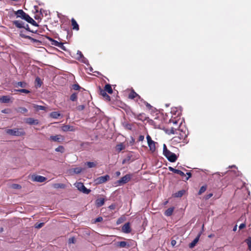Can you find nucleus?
Segmentation results:
<instances>
[{"mask_svg": "<svg viewBox=\"0 0 251 251\" xmlns=\"http://www.w3.org/2000/svg\"><path fill=\"white\" fill-rule=\"evenodd\" d=\"M55 151L57 152H63L64 151V148L62 146H59L55 149Z\"/></svg>", "mask_w": 251, "mask_h": 251, "instance_id": "37", "label": "nucleus"}, {"mask_svg": "<svg viewBox=\"0 0 251 251\" xmlns=\"http://www.w3.org/2000/svg\"><path fill=\"white\" fill-rule=\"evenodd\" d=\"M47 179V178L38 175H32L31 176V180L33 181H36L39 182H43Z\"/></svg>", "mask_w": 251, "mask_h": 251, "instance_id": "7", "label": "nucleus"}, {"mask_svg": "<svg viewBox=\"0 0 251 251\" xmlns=\"http://www.w3.org/2000/svg\"><path fill=\"white\" fill-rule=\"evenodd\" d=\"M144 139V136L143 135H140L139 137V141H141Z\"/></svg>", "mask_w": 251, "mask_h": 251, "instance_id": "62", "label": "nucleus"}, {"mask_svg": "<svg viewBox=\"0 0 251 251\" xmlns=\"http://www.w3.org/2000/svg\"><path fill=\"white\" fill-rule=\"evenodd\" d=\"M50 140L53 142H61L64 140V137L61 135H52L50 136Z\"/></svg>", "mask_w": 251, "mask_h": 251, "instance_id": "8", "label": "nucleus"}, {"mask_svg": "<svg viewBox=\"0 0 251 251\" xmlns=\"http://www.w3.org/2000/svg\"><path fill=\"white\" fill-rule=\"evenodd\" d=\"M11 187L13 189H19L21 188V185H20L19 184H13L11 186Z\"/></svg>", "mask_w": 251, "mask_h": 251, "instance_id": "47", "label": "nucleus"}, {"mask_svg": "<svg viewBox=\"0 0 251 251\" xmlns=\"http://www.w3.org/2000/svg\"><path fill=\"white\" fill-rule=\"evenodd\" d=\"M124 221V218L123 217H120V218H119L117 222H116V224L117 225H119L120 224H121L122 223H123Z\"/></svg>", "mask_w": 251, "mask_h": 251, "instance_id": "50", "label": "nucleus"}, {"mask_svg": "<svg viewBox=\"0 0 251 251\" xmlns=\"http://www.w3.org/2000/svg\"><path fill=\"white\" fill-rule=\"evenodd\" d=\"M28 39L30 40L33 43L36 44V43H41L38 40L34 39L30 36H29V38H28Z\"/></svg>", "mask_w": 251, "mask_h": 251, "instance_id": "41", "label": "nucleus"}, {"mask_svg": "<svg viewBox=\"0 0 251 251\" xmlns=\"http://www.w3.org/2000/svg\"><path fill=\"white\" fill-rule=\"evenodd\" d=\"M132 114L133 115L135 118L138 120L144 121L146 119V117L144 113L136 114L134 112H132Z\"/></svg>", "mask_w": 251, "mask_h": 251, "instance_id": "13", "label": "nucleus"}, {"mask_svg": "<svg viewBox=\"0 0 251 251\" xmlns=\"http://www.w3.org/2000/svg\"><path fill=\"white\" fill-rule=\"evenodd\" d=\"M58 48H60L61 49L64 50H66L65 47L64 46L63 44L62 43H61L60 46H59Z\"/></svg>", "mask_w": 251, "mask_h": 251, "instance_id": "59", "label": "nucleus"}, {"mask_svg": "<svg viewBox=\"0 0 251 251\" xmlns=\"http://www.w3.org/2000/svg\"><path fill=\"white\" fill-rule=\"evenodd\" d=\"M201 235V234L199 233L197 236L195 238V239L191 243L189 244V247L190 248L192 249L196 246L199 240Z\"/></svg>", "mask_w": 251, "mask_h": 251, "instance_id": "14", "label": "nucleus"}, {"mask_svg": "<svg viewBox=\"0 0 251 251\" xmlns=\"http://www.w3.org/2000/svg\"><path fill=\"white\" fill-rule=\"evenodd\" d=\"M19 111L22 113H25L27 112V109L25 107H20L19 108Z\"/></svg>", "mask_w": 251, "mask_h": 251, "instance_id": "44", "label": "nucleus"}, {"mask_svg": "<svg viewBox=\"0 0 251 251\" xmlns=\"http://www.w3.org/2000/svg\"><path fill=\"white\" fill-rule=\"evenodd\" d=\"M103 218L101 217H99L95 219V222H100L102 221Z\"/></svg>", "mask_w": 251, "mask_h": 251, "instance_id": "54", "label": "nucleus"}, {"mask_svg": "<svg viewBox=\"0 0 251 251\" xmlns=\"http://www.w3.org/2000/svg\"><path fill=\"white\" fill-rule=\"evenodd\" d=\"M75 185L79 191L84 194H88L91 192V190L87 189L81 182H76Z\"/></svg>", "mask_w": 251, "mask_h": 251, "instance_id": "4", "label": "nucleus"}, {"mask_svg": "<svg viewBox=\"0 0 251 251\" xmlns=\"http://www.w3.org/2000/svg\"><path fill=\"white\" fill-rule=\"evenodd\" d=\"M35 81L38 83V86L40 87L41 85V82L40 78L37 77L35 79Z\"/></svg>", "mask_w": 251, "mask_h": 251, "instance_id": "53", "label": "nucleus"}, {"mask_svg": "<svg viewBox=\"0 0 251 251\" xmlns=\"http://www.w3.org/2000/svg\"><path fill=\"white\" fill-rule=\"evenodd\" d=\"M44 223H36L35 225V227L36 228H40L44 226Z\"/></svg>", "mask_w": 251, "mask_h": 251, "instance_id": "45", "label": "nucleus"}, {"mask_svg": "<svg viewBox=\"0 0 251 251\" xmlns=\"http://www.w3.org/2000/svg\"><path fill=\"white\" fill-rule=\"evenodd\" d=\"M85 108V105L84 104H82V105H78V106H77L76 109L77 110L80 111H82L83 110H84Z\"/></svg>", "mask_w": 251, "mask_h": 251, "instance_id": "39", "label": "nucleus"}, {"mask_svg": "<svg viewBox=\"0 0 251 251\" xmlns=\"http://www.w3.org/2000/svg\"><path fill=\"white\" fill-rule=\"evenodd\" d=\"M174 207H170L167 209L165 212V214L167 216H170L172 215L173 212L174 211Z\"/></svg>", "mask_w": 251, "mask_h": 251, "instance_id": "25", "label": "nucleus"}, {"mask_svg": "<svg viewBox=\"0 0 251 251\" xmlns=\"http://www.w3.org/2000/svg\"><path fill=\"white\" fill-rule=\"evenodd\" d=\"M77 98V94L73 93L70 96V100L73 101H76Z\"/></svg>", "mask_w": 251, "mask_h": 251, "instance_id": "35", "label": "nucleus"}, {"mask_svg": "<svg viewBox=\"0 0 251 251\" xmlns=\"http://www.w3.org/2000/svg\"><path fill=\"white\" fill-rule=\"evenodd\" d=\"M163 154L171 162H175L177 160L176 154L168 150L165 144L163 145Z\"/></svg>", "mask_w": 251, "mask_h": 251, "instance_id": "1", "label": "nucleus"}, {"mask_svg": "<svg viewBox=\"0 0 251 251\" xmlns=\"http://www.w3.org/2000/svg\"><path fill=\"white\" fill-rule=\"evenodd\" d=\"M24 28H25L26 30L32 32V33H35L36 31H34L33 30H30L29 28V25L28 24H25V27H24Z\"/></svg>", "mask_w": 251, "mask_h": 251, "instance_id": "40", "label": "nucleus"}, {"mask_svg": "<svg viewBox=\"0 0 251 251\" xmlns=\"http://www.w3.org/2000/svg\"><path fill=\"white\" fill-rule=\"evenodd\" d=\"M60 116V114L58 112H52L50 114V117L53 119H57Z\"/></svg>", "mask_w": 251, "mask_h": 251, "instance_id": "23", "label": "nucleus"}, {"mask_svg": "<svg viewBox=\"0 0 251 251\" xmlns=\"http://www.w3.org/2000/svg\"><path fill=\"white\" fill-rule=\"evenodd\" d=\"M31 18L27 14L25 13L23 19L25 20L27 22H28Z\"/></svg>", "mask_w": 251, "mask_h": 251, "instance_id": "42", "label": "nucleus"}, {"mask_svg": "<svg viewBox=\"0 0 251 251\" xmlns=\"http://www.w3.org/2000/svg\"><path fill=\"white\" fill-rule=\"evenodd\" d=\"M103 90H105V92H107L109 94H112L113 93V90L112 89L111 86L109 84H107L105 85L104 89Z\"/></svg>", "mask_w": 251, "mask_h": 251, "instance_id": "22", "label": "nucleus"}, {"mask_svg": "<svg viewBox=\"0 0 251 251\" xmlns=\"http://www.w3.org/2000/svg\"><path fill=\"white\" fill-rule=\"evenodd\" d=\"M212 196H213V194L210 193L205 196V199L208 200V199H210Z\"/></svg>", "mask_w": 251, "mask_h": 251, "instance_id": "58", "label": "nucleus"}, {"mask_svg": "<svg viewBox=\"0 0 251 251\" xmlns=\"http://www.w3.org/2000/svg\"><path fill=\"white\" fill-rule=\"evenodd\" d=\"M132 175L130 174H127L122 177L120 179L118 180L116 182L117 185L121 186L128 182L131 178Z\"/></svg>", "mask_w": 251, "mask_h": 251, "instance_id": "3", "label": "nucleus"}, {"mask_svg": "<svg viewBox=\"0 0 251 251\" xmlns=\"http://www.w3.org/2000/svg\"><path fill=\"white\" fill-rule=\"evenodd\" d=\"M137 97L139 99H140V96H139L134 90L131 91L128 96V98L130 99H133Z\"/></svg>", "mask_w": 251, "mask_h": 251, "instance_id": "21", "label": "nucleus"}, {"mask_svg": "<svg viewBox=\"0 0 251 251\" xmlns=\"http://www.w3.org/2000/svg\"><path fill=\"white\" fill-rule=\"evenodd\" d=\"M28 23L31 24V25L35 26H39L37 23L32 18L30 19V20L29 21Z\"/></svg>", "mask_w": 251, "mask_h": 251, "instance_id": "38", "label": "nucleus"}, {"mask_svg": "<svg viewBox=\"0 0 251 251\" xmlns=\"http://www.w3.org/2000/svg\"><path fill=\"white\" fill-rule=\"evenodd\" d=\"M26 86V83L25 82H18L16 84V87H21L22 88H25Z\"/></svg>", "mask_w": 251, "mask_h": 251, "instance_id": "30", "label": "nucleus"}, {"mask_svg": "<svg viewBox=\"0 0 251 251\" xmlns=\"http://www.w3.org/2000/svg\"><path fill=\"white\" fill-rule=\"evenodd\" d=\"M53 187L56 189H64L66 187V185L63 183H55L53 185Z\"/></svg>", "mask_w": 251, "mask_h": 251, "instance_id": "26", "label": "nucleus"}, {"mask_svg": "<svg viewBox=\"0 0 251 251\" xmlns=\"http://www.w3.org/2000/svg\"><path fill=\"white\" fill-rule=\"evenodd\" d=\"M117 150L119 151H121L124 149V146L122 144H119L116 147Z\"/></svg>", "mask_w": 251, "mask_h": 251, "instance_id": "51", "label": "nucleus"}, {"mask_svg": "<svg viewBox=\"0 0 251 251\" xmlns=\"http://www.w3.org/2000/svg\"><path fill=\"white\" fill-rule=\"evenodd\" d=\"M175 174H178L180 176H181L182 177L186 176V174H185L182 171L176 169L175 173Z\"/></svg>", "mask_w": 251, "mask_h": 251, "instance_id": "36", "label": "nucleus"}, {"mask_svg": "<svg viewBox=\"0 0 251 251\" xmlns=\"http://www.w3.org/2000/svg\"><path fill=\"white\" fill-rule=\"evenodd\" d=\"M176 241L174 240H172L171 244L173 246H174L176 244Z\"/></svg>", "mask_w": 251, "mask_h": 251, "instance_id": "64", "label": "nucleus"}, {"mask_svg": "<svg viewBox=\"0 0 251 251\" xmlns=\"http://www.w3.org/2000/svg\"><path fill=\"white\" fill-rule=\"evenodd\" d=\"M75 238L74 237H71V238H70L68 240V243L69 244H74L75 243Z\"/></svg>", "mask_w": 251, "mask_h": 251, "instance_id": "48", "label": "nucleus"}, {"mask_svg": "<svg viewBox=\"0 0 251 251\" xmlns=\"http://www.w3.org/2000/svg\"><path fill=\"white\" fill-rule=\"evenodd\" d=\"M33 107L37 110H46L47 107L44 106L38 105L37 104H34Z\"/></svg>", "mask_w": 251, "mask_h": 251, "instance_id": "28", "label": "nucleus"}, {"mask_svg": "<svg viewBox=\"0 0 251 251\" xmlns=\"http://www.w3.org/2000/svg\"><path fill=\"white\" fill-rule=\"evenodd\" d=\"M110 179V176L106 175L104 176L98 177L95 179L94 182L96 184H100L106 182Z\"/></svg>", "mask_w": 251, "mask_h": 251, "instance_id": "5", "label": "nucleus"}, {"mask_svg": "<svg viewBox=\"0 0 251 251\" xmlns=\"http://www.w3.org/2000/svg\"><path fill=\"white\" fill-rule=\"evenodd\" d=\"M73 88L75 90H78L81 88V87L78 84H75L73 85Z\"/></svg>", "mask_w": 251, "mask_h": 251, "instance_id": "49", "label": "nucleus"}, {"mask_svg": "<svg viewBox=\"0 0 251 251\" xmlns=\"http://www.w3.org/2000/svg\"><path fill=\"white\" fill-rule=\"evenodd\" d=\"M249 250L251 251V238L250 237L246 240Z\"/></svg>", "mask_w": 251, "mask_h": 251, "instance_id": "43", "label": "nucleus"}, {"mask_svg": "<svg viewBox=\"0 0 251 251\" xmlns=\"http://www.w3.org/2000/svg\"><path fill=\"white\" fill-rule=\"evenodd\" d=\"M206 190V186H202L201 187L200 189L199 190V191L198 192V194L199 195L202 194L203 193H204Z\"/></svg>", "mask_w": 251, "mask_h": 251, "instance_id": "33", "label": "nucleus"}, {"mask_svg": "<svg viewBox=\"0 0 251 251\" xmlns=\"http://www.w3.org/2000/svg\"><path fill=\"white\" fill-rule=\"evenodd\" d=\"M61 130L64 132L75 131L77 129V127L70 125H63L61 127Z\"/></svg>", "mask_w": 251, "mask_h": 251, "instance_id": "6", "label": "nucleus"}, {"mask_svg": "<svg viewBox=\"0 0 251 251\" xmlns=\"http://www.w3.org/2000/svg\"><path fill=\"white\" fill-rule=\"evenodd\" d=\"M176 130V129L174 128V127H172L170 130L168 132L169 134H174L175 133V131Z\"/></svg>", "mask_w": 251, "mask_h": 251, "instance_id": "52", "label": "nucleus"}, {"mask_svg": "<svg viewBox=\"0 0 251 251\" xmlns=\"http://www.w3.org/2000/svg\"><path fill=\"white\" fill-rule=\"evenodd\" d=\"M82 171V169L80 167H76L72 169V171L75 174H80Z\"/></svg>", "mask_w": 251, "mask_h": 251, "instance_id": "29", "label": "nucleus"}, {"mask_svg": "<svg viewBox=\"0 0 251 251\" xmlns=\"http://www.w3.org/2000/svg\"><path fill=\"white\" fill-rule=\"evenodd\" d=\"M86 164L89 168L95 167L96 166V163L94 162H87Z\"/></svg>", "mask_w": 251, "mask_h": 251, "instance_id": "31", "label": "nucleus"}, {"mask_svg": "<svg viewBox=\"0 0 251 251\" xmlns=\"http://www.w3.org/2000/svg\"><path fill=\"white\" fill-rule=\"evenodd\" d=\"M169 170L170 171L173 172V173H175L176 169H174V168H173L172 167H169Z\"/></svg>", "mask_w": 251, "mask_h": 251, "instance_id": "60", "label": "nucleus"}, {"mask_svg": "<svg viewBox=\"0 0 251 251\" xmlns=\"http://www.w3.org/2000/svg\"><path fill=\"white\" fill-rule=\"evenodd\" d=\"M13 24L19 28H24L25 23L21 20H15L13 22Z\"/></svg>", "mask_w": 251, "mask_h": 251, "instance_id": "10", "label": "nucleus"}, {"mask_svg": "<svg viewBox=\"0 0 251 251\" xmlns=\"http://www.w3.org/2000/svg\"><path fill=\"white\" fill-rule=\"evenodd\" d=\"M89 144H90L88 142H84L82 143L80 145L82 148V150H86L89 146Z\"/></svg>", "mask_w": 251, "mask_h": 251, "instance_id": "32", "label": "nucleus"}, {"mask_svg": "<svg viewBox=\"0 0 251 251\" xmlns=\"http://www.w3.org/2000/svg\"><path fill=\"white\" fill-rule=\"evenodd\" d=\"M148 146L150 148V150L151 152H154L155 151V142L153 141L149 143Z\"/></svg>", "mask_w": 251, "mask_h": 251, "instance_id": "20", "label": "nucleus"}, {"mask_svg": "<svg viewBox=\"0 0 251 251\" xmlns=\"http://www.w3.org/2000/svg\"><path fill=\"white\" fill-rule=\"evenodd\" d=\"M186 175L188 176L187 177H186L185 179L187 180L190 177H191V174L190 172L187 173Z\"/></svg>", "mask_w": 251, "mask_h": 251, "instance_id": "61", "label": "nucleus"}, {"mask_svg": "<svg viewBox=\"0 0 251 251\" xmlns=\"http://www.w3.org/2000/svg\"><path fill=\"white\" fill-rule=\"evenodd\" d=\"M105 200L103 198L98 199L96 201V205L97 207L102 206L104 203Z\"/></svg>", "mask_w": 251, "mask_h": 251, "instance_id": "16", "label": "nucleus"}, {"mask_svg": "<svg viewBox=\"0 0 251 251\" xmlns=\"http://www.w3.org/2000/svg\"><path fill=\"white\" fill-rule=\"evenodd\" d=\"M26 13H25L23 10L19 9L17 11L15 12V14L17 16V18H21L23 19Z\"/></svg>", "mask_w": 251, "mask_h": 251, "instance_id": "15", "label": "nucleus"}, {"mask_svg": "<svg viewBox=\"0 0 251 251\" xmlns=\"http://www.w3.org/2000/svg\"><path fill=\"white\" fill-rule=\"evenodd\" d=\"M26 123L32 125H38L39 121L37 119H34L32 118H28L25 119Z\"/></svg>", "mask_w": 251, "mask_h": 251, "instance_id": "12", "label": "nucleus"}, {"mask_svg": "<svg viewBox=\"0 0 251 251\" xmlns=\"http://www.w3.org/2000/svg\"><path fill=\"white\" fill-rule=\"evenodd\" d=\"M14 91L15 92H21V93H25V94H28L30 93V91L28 90H26V89H15L14 90Z\"/></svg>", "mask_w": 251, "mask_h": 251, "instance_id": "34", "label": "nucleus"}, {"mask_svg": "<svg viewBox=\"0 0 251 251\" xmlns=\"http://www.w3.org/2000/svg\"><path fill=\"white\" fill-rule=\"evenodd\" d=\"M99 91L100 94L101 95L105 100L107 101L110 100V97L107 94L106 92H105V90H103V89H102L100 87H99Z\"/></svg>", "mask_w": 251, "mask_h": 251, "instance_id": "11", "label": "nucleus"}, {"mask_svg": "<svg viewBox=\"0 0 251 251\" xmlns=\"http://www.w3.org/2000/svg\"><path fill=\"white\" fill-rule=\"evenodd\" d=\"M71 23H72V25L73 26V29L76 30H79V25L77 24L76 21L74 18L72 19Z\"/></svg>", "mask_w": 251, "mask_h": 251, "instance_id": "18", "label": "nucleus"}, {"mask_svg": "<svg viewBox=\"0 0 251 251\" xmlns=\"http://www.w3.org/2000/svg\"><path fill=\"white\" fill-rule=\"evenodd\" d=\"M49 40L51 42V45L59 47L60 46L61 42H59L51 38H48Z\"/></svg>", "mask_w": 251, "mask_h": 251, "instance_id": "24", "label": "nucleus"}, {"mask_svg": "<svg viewBox=\"0 0 251 251\" xmlns=\"http://www.w3.org/2000/svg\"><path fill=\"white\" fill-rule=\"evenodd\" d=\"M122 231L125 233H129L131 232L130 223H126L122 227Z\"/></svg>", "mask_w": 251, "mask_h": 251, "instance_id": "9", "label": "nucleus"}, {"mask_svg": "<svg viewBox=\"0 0 251 251\" xmlns=\"http://www.w3.org/2000/svg\"><path fill=\"white\" fill-rule=\"evenodd\" d=\"M10 100V98L8 96H3L0 97V101L2 103H8Z\"/></svg>", "mask_w": 251, "mask_h": 251, "instance_id": "17", "label": "nucleus"}, {"mask_svg": "<svg viewBox=\"0 0 251 251\" xmlns=\"http://www.w3.org/2000/svg\"><path fill=\"white\" fill-rule=\"evenodd\" d=\"M185 193V191L184 190H181L175 194V197L177 198L181 197Z\"/></svg>", "mask_w": 251, "mask_h": 251, "instance_id": "27", "label": "nucleus"}, {"mask_svg": "<svg viewBox=\"0 0 251 251\" xmlns=\"http://www.w3.org/2000/svg\"><path fill=\"white\" fill-rule=\"evenodd\" d=\"M20 36L24 38L25 39H28L29 38V36L26 35L24 33V32L23 31H21L20 32Z\"/></svg>", "mask_w": 251, "mask_h": 251, "instance_id": "46", "label": "nucleus"}, {"mask_svg": "<svg viewBox=\"0 0 251 251\" xmlns=\"http://www.w3.org/2000/svg\"><path fill=\"white\" fill-rule=\"evenodd\" d=\"M117 246L120 248H128L129 245L127 242L125 241H121L117 242Z\"/></svg>", "mask_w": 251, "mask_h": 251, "instance_id": "19", "label": "nucleus"}, {"mask_svg": "<svg viewBox=\"0 0 251 251\" xmlns=\"http://www.w3.org/2000/svg\"><path fill=\"white\" fill-rule=\"evenodd\" d=\"M115 207V206L113 204H111L109 206V208H110V209H112V210L114 209Z\"/></svg>", "mask_w": 251, "mask_h": 251, "instance_id": "63", "label": "nucleus"}, {"mask_svg": "<svg viewBox=\"0 0 251 251\" xmlns=\"http://www.w3.org/2000/svg\"><path fill=\"white\" fill-rule=\"evenodd\" d=\"M147 140L148 144L152 141L151 136L149 135H148L147 136Z\"/></svg>", "mask_w": 251, "mask_h": 251, "instance_id": "56", "label": "nucleus"}, {"mask_svg": "<svg viewBox=\"0 0 251 251\" xmlns=\"http://www.w3.org/2000/svg\"><path fill=\"white\" fill-rule=\"evenodd\" d=\"M77 54L79 56V57H78V59H79L80 58H82L83 57V55L82 54V53H81V52L79 50H77Z\"/></svg>", "mask_w": 251, "mask_h": 251, "instance_id": "55", "label": "nucleus"}, {"mask_svg": "<svg viewBox=\"0 0 251 251\" xmlns=\"http://www.w3.org/2000/svg\"><path fill=\"white\" fill-rule=\"evenodd\" d=\"M5 132L7 134L13 136H21L25 135V132L23 130L16 128L6 129Z\"/></svg>", "mask_w": 251, "mask_h": 251, "instance_id": "2", "label": "nucleus"}, {"mask_svg": "<svg viewBox=\"0 0 251 251\" xmlns=\"http://www.w3.org/2000/svg\"><path fill=\"white\" fill-rule=\"evenodd\" d=\"M245 226H246V224L244 223H242L239 226V228L240 229H242L244 228V227H245Z\"/></svg>", "mask_w": 251, "mask_h": 251, "instance_id": "57", "label": "nucleus"}]
</instances>
